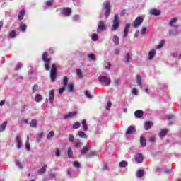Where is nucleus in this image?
Returning a JSON list of instances; mask_svg holds the SVG:
<instances>
[{
    "label": "nucleus",
    "instance_id": "f257e3e1",
    "mask_svg": "<svg viewBox=\"0 0 181 181\" xmlns=\"http://www.w3.org/2000/svg\"><path fill=\"white\" fill-rule=\"evenodd\" d=\"M98 81L100 82L101 84L104 86V87L107 86H110V84H111V79H110V78L107 76H98Z\"/></svg>",
    "mask_w": 181,
    "mask_h": 181
},
{
    "label": "nucleus",
    "instance_id": "f03ea898",
    "mask_svg": "<svg viewBox=\"0 0 181 181\" xmlns=\"http://www.w3.org/2000/svg\"><path fill=\"white\" fill-rule=\"evenodd\" d=\"M118 28H119V17L118 14H115L111 30L112 32H115V30H118Z\"/></svg>",
    "mask_w": 181,
    "mask_h": 181
},
{
    "label": "nucleus",
    "instance_id": "7ed1b4c3",
    "mask_svg": "<svg viewBox=\"0 0 181 181\" xmlns=\"http://www.w3.org/2000/svg\"><path fill=\"white\" fill-rule=\"evenodd\" d=\"M42 60L45 62V70H50V62H52V59H50V58H47V52L43 53Z\"/></svg>",
    "mask_w": 181,
    "mask_h": 181
},
{
    "label": "nucleus",
    "instance_id": "20e7f679",
    "mask_svg": "<svg viewBox=\"0 0 181 181\" xmlns=\"http://www.w3.org/2000/svg\"><path fill=\"white\" fill-rule=\"evenodd\" d=\"M57 69H56V64H53L51 71H50V78L51 81L54 82L56 81V79L57 78Z\"/></svg>",
    "mask_w": 181,
    "mask_h": 181
},
{
    "label": "nucleus",
    "instance_id": "39448f33",
    "mask_svg": "<svg viewBox=\"0 0 181 181\" xmlns=\"http://www.w3.org/2000/svg\"><path fill=\"white\" fill-rule=\"evenodd\" d=\"M103 9L106 11L105 12V16L106 18H108L110 16V9H111V4H110V1H106L103 4Z\"/></svg>",
    "mask_w": 181,
    "mask_h": 181
},
{
    "label": "nucleus",
    "instance_id": "423d86ee",
    "mask_svg": "<svg viewBox=\"0 0 181 181\" xmlns=\"http://www.w3.org/2000/svg\"><path fill=\"white\" fill-rule=\"evenodd\" d=\"M142 22H144V17L142 16L136 17L134 21L133 22V27L139 28V26L142 25Z\"/></svg>",
    "mask_w": 181,
    "mask_h": 181
},
{
    "label": "nucleus",
    "instance_id": "0eeeda50",
    "mask_svg": "<svg viewBox=\"0 0 181 181\" xmlns=\"http://www.w3.org/2000/svg\"><path fill=\"white\" fill-rule=\"evenodd\" d=\"M105 29H106V27L104 22L100 21L99 24L98 25L97 33H101V32H103V30H105Z\"/></svg>",
    "mask_w": 181,
    "mask_h": 181
},
{
    "label": "nucleus",
    "instance_id": "6e6552de",
    "mask_svg": "<svg viewBox=\"0 0 181 181\" xmlns=\"http://www.w3.org/2000/svg\"><path fill=\"white\" fill-rule=\"evenodd\" d=\"M77 114H78L77 111L69 112L68 114H66V115L64 116V119H71V118H74V117H76V115H77Z\"/></svg>",
    "mask_w": 181,
    "mask_h": 181
},
{
    "label": "nucleus",
    "instance_id": "1a4fd4ad",
    "mask_svg": "<svg viewBox=\"0 0 181 181\" xmlns=\"http://www.w3.org/2000/svg\"><path fill=\"white\" fill-rule=\"evenodd\" d=\"M63 16H70L71 15V8H64L61 12Z\"/></svg>",
    "mask_w": 181,
    "mask_h": 181
},
{
    "label": "nucleus",
    "instance_id": "9d476101",
    "mask_svg": "<svg viewBox=\"0 0 181 181\" xmlns=\"http://www.w3.org/2000/svg\"><path fill=\"white\" fill-rule=\"evenodd\" d=\"M176 23H177V18H173L170 21L169 25L171 26V28L177 29V28H179V26L175 25Z\"/></svg>",
    "mask_w": 181,
    "mask_h": 181
},
{
    "label": "nucleus",
    "instance_id": "9b49d317",
    "mask_svg": "<svg viewBox=\"0 0 181 181\" xmlns=\"http://www.w3.org/2000/svg\"><path fill=\"white\" fill-rule=\"evenodd\" d=\"M135 160L136 163H142L144 162V156L141 153H137L135 155Z\"/></svg>",
    "mask_w": 181,
    "mask_h": 181
},
{
    "label": "nucleus",
    "instance_id": "f8f14e48",
    "mask_svg": "<svg viewBox=\"0 0 181 181\" xmlns=\"http://www.w3.org/2000/svg\"><path fill=\"white\" fill-rule=\"evenodd\" d=\"M132 54L127 52L125 55V63L129 64L132 62Z\"/></svg>",
    "mask_w": 181,
    "mask_h": 181
},
{
    "label": "nucleus",
    "instance_id": "ddd939ff",
    "mask_svg": "<svg viewBox=\"0 0 181 181\" xmlns=\"http://www.w3.org/2000/svg\"><path fill=\"white\" fill-rule=\"evenodd\" d=\"M49 100L50 104H53V102L54 101V90L53 89L49 90Z\"/></svg>",
    "mask_w": 181,
    "mask_h": 181
},
{
    "label": "nucleus",
    "instance_id": "4468645a",
    "mask_svg": "<svg viewBox=\"0 0 181 181\" xmlns=\"http://www.w3.org/2000/svg\"><path fill=\"white\" fill-rule=\"evenodd\" d=\"M129 28H131V24L129 23L126 24L124 30V34H123L124 37H127V36H128V33L129 32Z\"/></svg>",
    "mask_w": 181,
    "mask_h": 181
},
{
    "label": "nucleus",
    "instance_id": "2eb2a0df",
    "mask_svg": "<svg viewBox=\"0 0 181 181\" xmlns=\"http://www.w3.org/2000/svg\"><path fill=\"white\" fill-rule=\"evenodd\" d=\"M67 175L71 179L76 177V173H74V170L73 168H69L67 170Z\"/></svg>",
    "mask_w": 181,
    "mask_h": 181
},
{
    "label": "nucleus",
    "instance_id": "dca6fc26",
    "mask_svg": "<svg viewBox=\"0 0 181 181\" xmlns=\"http://www.w3.org/2000/svg\"><path fill=\"white\" fill-rule=\"evenodd\" d=\"M156 55V49H151L148 52V60H152L153 57Z\"/></svg>",
    "mask_w": 181,
    "mask_h": 181
},
{
    "label": "nucleus",
    "instance_id": "f3484780",
    "mask_svg": "<svg viewBox=\"0 0 181 181\" xmlns=\"http://www.w3.org/2000/svg\"><path fill=\"white\" fill-rule=\"evenodd\" d=\"M136 130L135 129L134 127L130 126L128 127L127 132H126V135H129V134H135V132Z\"/></svg>",
    "mask_w": 181,
    "mask_h": 181
},
{
    "label": "nucleus",
    "instance_id": "a211bd4d",
    "mask_svg": "<svg viewBox=\"0 0 181 181\" xmlns=\"http://www.w3.org/2000/svg\"><path fill=\"white\" fill-rule=\"evenodd\" d=\"M136 83H137V86H139L141 88H142V77L141 76V75L136 76Z\"/></svg>",
    "mask_w": 181,
    "mask_h": 181
},
{
    "label": "nucleus",
    "instance_id": "6ab92c4d",
    "mask_svg": "<svg viewBox=\"0 0 181 181\" xmlns=\"http://www.w3.org/2000/svg\"><path fill=\"white\" fill-rule=\"evenodd\" d=\"M16 142L17 144V147L18 149H21L22 148V139L19 136L16 137Z\"/></svg>",
    "mask_w": 181,
    "mask_h": 181
},
{
    "label": "nucleus",
    "instance_id": "aec40b11",
    "mask_svg": "<svg viewBox=\"0 0 181 181\" xmlns=\"http://www.w3.org/2000/svg\"><path fill=\"white\" fill-rule=\"evenodd\" d=\"M134 115L136 118H142V117L144 116V111L136 110L134 112Z\"/></svg>",
    "mask_w": 181,
    "mask_h": 181
},
{
    "label": "nucleus",
    "instance_id": "412c9836",
    "mask_svg": "<svg viewBox=\"0 0 181 181\" xmlns=\"http://www.w3.org/2000/svg\"><path fill=\"white\" fill-rule=\"evenodd\" d=\"M169 35L170 36H176L179 35V30H177V28H175V30H170Z\"/></svg>",
    "mask_w": 181,
    "mask_h": 181
},
{
    "label": "nucleus",
    "instance_id": "4be33fe9",
    "mask_svg": "<svg viewBox=\"0 0 181 181\" xmlns=\"http://www.w3.org/2000/svg\"><path fill=\"white\" fill-rule=\"evenodd\" d=\"M151 15H153L154 16H159L160 15V11L156 9H152L150 11Z\"/></svg>",
    "mask_w": 181,
    "mask_h": 181
},
{
    "label": "nucleus",
    "instance_id": "5701e85b",
    "mask_svg": "<svg viewBox=\"0 0 181 181\" xmlns=\"http://www.w3.org/2000/svg\"><path fill=\"white\" fill-rule=\"evenodd\" d=\"M168 134V129H163L160 130L159 133V136L160 138H163L165 136V135Z\"/></svg>",
    "mask_w": 181,
    "mask_h": 181
},
{
    "label": "nucleus",
    "instance_id": "b1692460",
    "mask_svg": "<svg viewBox=\"0 0 181 181\" xmlns=\"http://www.w3.org/2000/svg\"><path fill=\"white\" fill-rule=\"evenodd\" d=\"M82 129L85 132L88 131V126L87 125V121L86 119L82 121Z\"/></svg>",
    "mask_w": 181,
    "mask_h": 181
},
{
    "label": "nucleus",
    "instance_id": "393cba45",
    "mask_svg": "<svg viewBox=\"0 0 181 181\" xmlns=\"http://www.w3.org/2000/svg\"><path fill=\"white\" fill-rule=\"evenodd\" d=\"M30 127H31V128H36V127H37V120L33 119L30 122Z\"/></svg>",
    "mask_w": 181,
    "mask_h": 181
},
{
    "label": "nucleus",
    "instance_id": "a878e982",
    "mask_svg": "<svg viewBox=\"0 0 181 181\" xmlns=\"http://www.w3.org/2000/svg\"><path fill=\"white\" fill-rule=\"evenodd\" d=\"M42 100H43V95H40V94H37L35 97V101L36 103H40V101H42Z\"/></svg>",
    "mask_w": 181,
    "mask_h": 181
},
{
    "label": "nucleus",
    "instance_id": "bb28decb",
    "mask_svg": "<svg viewBox=\"0 0 181 181\" xmlns=\"http://www.w3.org/2000/svg\"><path fill=\"white\" fill-rule=\"evenodd\" d=\"M90 148H91L90 146H86L83 147L81 151V153L82 155H86V153H87V152H88Z\"/></svg>",
    "mask_w": 181,
    "mask_h": 181
},
{
    "label": "nucleus",
    "instance_id": "cd10ccee",
    "mask_svg": "<svg viewBox=\"0 0 181 181\" xmlns=\"http://www.w3.org/2000/svg\"><path fill=\"white\" fill-rule=\"evenodd\" d=\"M25 10H21L19 13H18V21H22V19H23V16H25Z\"/></svg>",
    "mask_w": 181,
    "mask_h": 181
},
{
    "label": "nucleus",
    "instance_id": "c85d7f7f",
    "mask_svg": "<svg viewBox=\"0 0 181 181\" xmlns=\"http://www.w3.org/2000/svg\"><path fill=\"white\" fill-rule=\"evenodd\" d=\"M8 125V122L5 121L1 124L0 126V132H4L5 131V128H6V126Z\"/></svg>",
    "mask_w": 181,
    "mask_h": 181
},
{
    "label": "nucleus",
    "instance_id": "c756f323",
    "mask_svg": "<svg viewBox=\"0 0 181 181\" xmlns=\"http://www.w3.org/2000/svg\"><path fill=\"white\" fill-rule=\"evenodd\" d=\"M151 127H152V122H146L144 124V129H145L146 131H148V129H151Z\"/></svg>",
    "mask_w": 181,
    "mask_h": 181
},
{
    "label": "nucleus",
    "instance_id": "7c9ffc66",
    "mask_svg": "<svg viewBox=\"0 0 181 181\" xmlns=\"http://www.w3.org/2000/svg\"><path fill=\"white\" fill-rule=\"evenodd\" d=\"M140 144L141 146H144V147L146 146V139H145V137L142 136L140 137Z\"/></svg>",
    "mask_w": 181,
    "mask_h": 181
},
{
    "label": "nucleus",
    "instance_id": "2f4dec72",
    "mask_svg": "<svg viewBox=\"0 0 181 181\" xmlns=\"http://www.w3.org/2000/svg\"><path fill=\"white\" fill-rule=\"evenodd\" d=\"M144 170H139L136 172V177L141 179V177H144Z\"/></svg>",
    "mask_w": 181,
    "mask_h": 181
},
{
    "label": "nucleus",
    "instance_id": "473e14b6",
    "mask_svg": "<svg viewBox=\"0 0 181 181\" xmlns=\"http://www.w3.org/2000/svg\"><path fill=\"white\" fill-rule=\"evenodd\" d=\"M112 40H113V43H115V45H119V37H118V36L114 35Z\"/></svg>",
    "mask_w": 181,
    "mask_h": 181
},
{
    "label": "nucleus",
    "instance_id": "72a5a7b5",
    "mask_svg": "<svg viewBox=\"0 0 181 181\" xmlns=\"http://www.w3.org/2000/svg\"><path fill=\"white\" fill-rule=\"evenodd\" d=\"M127 166H128V162L125 160H122L119 163V168H127Z\"/></svg>",
    "mask_w": 181,
    "mask_h": 181
},
{
    "label": "nucleus",
    "instance_id": "f704fd0d",
    "mask_svg": "<svg viewBox=\"0 0 181 181\" xmlns=\"http://www.w3.org/2000/svg\"><path fill=\"white\" fill-rule=\"evenodd\" d=\"M47 168V165H44L42 168H41L38 170V175H43V173H45V172H46Z\"/></svg>",
    "mask_w": 181,
    "mask_h": 181
},
{
    "label": "nucleus",
    "instance_id": "c9c22d12",
    "mask_svg": "<svg viewBox=\"0 0 181 181\" xmlns=\"http://www.w3.org/2000/svg\"><path fill=\"white\" fill-rule=\"evenodd\" d=\"M165 46V40H162L159 44L158 45V46L156 47V49H162V47Z\"/></svg>",
    "mask_w": 181,
    "mask_h": 181
},
{
    "label": "nucleus",
    "instance_id": "e433bc0d",
    "mask_svg": "<svg viewBox=\"0 0 181 181\" xmlns=\"http://www.w3.org/2000/svg\"><path fill=\"white\" fill-rule=\"evenodd\" d=\"M76 74L78 77V78H83V71H81V69H76Z\"/></svg>",
    "mask_w": 181,
    "mask_h": 181
},
{
    "label": "nucleus",
    "instance_id": "4c0bfd02",
    "mask_svg": "<svg viewBox=\"0 0 181 181\" xmlns=\"http://www.w3.org/2000/svg\"><path fill=\"white\" fill-rule=\"evenodd\" d=\"M26 24L22 23L21 24H20V29L21 32H26Z\"/></svg>",
    "mask_w": 181,
    "mask_h": 181
},
{
    "label": "nucleus",
    "instance_id": "58836bf2",
    "mask_svg": "<svg viewBox=\"0 0 181 181\" xmlns=\"http://www.w3.org/2000/svg\"><path fill=\"white\" fill-rule=\"evenodd\" d=\"M68 158H69L70 159H71V158H73V149H71V147H69L68 148Z\"/></svg>",
    "mask_w": 181,
    "mask_h": 181
},
{
    "label": "nucleus",
    "instance_id": "ea45409f",
    "mask_svg": "<svg viewBox=\"0 0 181 181\" xmlns=\"http://www.w3.org/2000/svg\"><path fill=\"white\" fill-rule=\"evenodd\" d=\"M10 39H15L16 37V32L15 30H12L9 33Z\"/></svg>",
    "mask_w": 181,
    "mask_h": 181
},
{
    "label": "nucleus",
    "instance_id": "a19ab883",
    "mask_svg": "<svg viewBox=\"0 0 181 181\" xmlns=\"http://www.w3.org/2000/svg\"><path fill=\"white\" fill-rule=\"evenodd\" d=\"M54 136V132L51 131L48 133L47 138L49 141H50V139H52V138H53Z\"/></svg>",
    "mask_w": 181,
    "mask_h": 181
},
{
    "label": "nucleus",
    "instance_id": "79ce46f5",
    "mask_svg": "<svg viewBox=\"0 0 181 181\" xmlns=\"http://www.w3.org/2000/svg\"><path fill=\"white\" fill-rule=\"evenodd\" d=\"M25 148L27 151H30V144H29V136H27V142L25 144Z\"/></svg>",
    "mask_w": 181,
    "mask_h": 181
},
{
    "label": "nucleus",
    "instance_id": "37998d69",
    "mask_svg": "<svg viewBox=\"0 0 181 181\" xmlns=\"http://www.w3.org/2000/svg\"><path fill=\"white\" fill-rule=\"evenodd\" d=\"M67 84H69V78L67 76H64L63 78V86L66 87L67 86Z\"/></svg>",
    "mask_w": 181,
    "mask_h": 181
},
{
    "label": "nucleus",
    "instance_id": "c03bdc74",
    "mask_svg": "<svg viewBox=\"0 0 181 181\" xmlns=\"http://www.w3.org/2000/svg\"><path fill=\"white\" fill-rule=\"evenodd\" d=\"M73 90H74V84L69 83L68 85V91H69V93H71V91H73Z\"/></svg>",
    "mask_w": 181,
    "mask_h": 181
},
{
    "label": "nucleus",
    "instance_id": "a18cd8bd",
    "mask_svg": "<svg viewBox=\"0 0 181 181\" xmlns=\"http://www.w3.org/2000/svg\"><path fill=\"white\" fill-rule=\"evenodd\" d=\"M78 136H80V138H84V139H87V136L86 135V133H84V132H78Z\"/></svg>",
    "mask_w": 181,
    "mask_h": 181
},
{
    "label": "nucleus",
    "instance_id": "49530a36",
    "mask_svg": "<svg viewBox=\"0 0 181 181\" xmlns=\"http://www.w3.org/2000/svg\"><path fill=\"white\" fill-rule=\"evenodd\" d=\"M80 122H75L74 124V125H73V129H78V128H80Z\"/></svg>",
    "mask_w": 181,
    "mask_h": 181
},
{
    "label": "nucleus",
    "instance_id": "de8ad7c7",
    "mask_svg": "<svg viewBox=\"0 0 181 181\" xmlns=\"http://www.w3.org/2000/svg\"><path fill=\"white\" fill-rule=\"evenodd\" d=\"M97 156V151H90L88 154H87L88 158H91V156Z\"/></svg>",
    "mask_w": 181,
    "mask_h": 181
},
{
    "label": "nucleus",
    "instance_id": "09e8293b",
    "mask_svg": "<svg viewBox=\"0 0 181 181\" xmlns=\"http://www.w3.org/2000/svg\"><path fill=\"white\" fill-rule=\"evenodd\" d=\"M16 166H18V168H19L20 169H23V165H22V163H21L20 161H16Z\"/></svg>",
    "mask_w": 181,
    "mask_h": 181
},
{
    "label": "nucleus",
    "instance_id": "8fccbe9b",
    "mask_svg": "<svg viewBox=\"0 0 181 181\" xmlns=\"http://www.w3.org/2000/svg\"><path fill=\"white\" fill-rule=\"evenodd\" d=\"M92 40H93V42H97L98 40V35L94 33L92 35Z\"/></svg>",
    "mask_w": 181,
    "mask_h": 181
},
{
    "label": "nucleus",
    "instance_id": "3c124183",
    "mask_svg": "<svg viewBox=\"0 0 181 181\" xmlns=\"http://www.w3.org/2000/svg\"><path fill=\"white\" fill-rule=\"evenodd\" d=\"M85 95H86V97H87V98H89L90 100H91V98H93V96H91V95L90 94V92H88V90H85Z\"/></svg>",
    "mask_w": 181,
    "mask_h": 181
},
{
    "label": "nucleus",
    "instance_id": "603ef678",
    "mask_svg": "<svg viewBox=\"0 0 181 181\" xmlns=\"http://www.w3.org/2000/svg\"><path fill=\"white\" fill-rule=\"evenodd\" d=\"M82 145H83V143H81V141H76L75 142L76 148H80V146H81Z\"/></svg>",
    "mask_w": 181,
    "mask_h": 181
},
{
    "label": "nucleus",
    "instance_id": "864d4df0",
    "mask_svg": "<svg viewBox=\"0 0 181 181\" xmlns=\"http://www.w3.org/2000/svg\"><path fill=\"white\" fill-rule=\"evenodd\" d=\"M39 89V86L37 84L34 85L33 87V92L36 93V91Z\"/></svg>",
    "mask_w": 181,
    "mask_h": 181
},
{
    "label": "nucleus",
    "instance_id": "5fc2aeb1",
    "mask_svg": "<svg viewBox=\"0 0 181 181\" xmlns=\"http://www.w3.org/2000/svg\"><path fill=\"white\" fill-rule=\"evenodd\" d=\"M69 141L70 142H74V136H73V134H69Z\"/></svg>",
    "mask_w": 181,
    "mask_h": 181
},
{
    "label": "nucleus",
    "instance_id": "6e6d98bb",
    "mask_svg": "<svg viewBox=\"0 0 181 181\" xmlns=\"http://www.w3.org/2000/svg\"><path fill=\"white\" fill-rule=\"evenodd\" d=\"M73 166L74 168H80V163H78V161H74L73 163Z\"/></svg>",
    "mask_w": 181,
    "mask_h": 181
},
{
    "label": "nucleus",
    "instance_id": "4d7b16f0",
    "mask_svg": "<svg viewBox=\"0 0 181 181\" xmlns=\"http://www.w3.org/2000/svg\"><path fill=\"white\" fill-rule=\"evenodd\" d=\"M112 105V103H111V101H108L106 106V110H110Z\"/></svg>",
    "mask_w": 181,
    "mask_h": 181
},
{
    "label": "nucleus",
    "instance_id": "13d9d810",
    "mask_svg": "<svg viewBox=\"0 0 181 181\" xmlns=\"http://www.w3.org/2000/svg\"><path fill=\"white\" fill-rule=\"evenodd\" d=\"M53 2H54V1L53 0H50L46 2V5L47 6H52V5H53Z\"/></svg>",
    "mask_w": 181,
    "mask_h": 181
},
{
    "label": "nucleus",
    "instance_id": "bf43d9fd",
    "mask_svg": "<svg viewBox=\"0 0 181 181\" xmlns=\"http://www.w3.org/2000/svg\"><path fill=\"white\" fill-rule=\"evenodd\" d=\"M65 90H66V88L64 86H63L62 88H60L59 89V94H63Z\"/></svg>",
    "mask_w": 181,
    "mask_h": 181
},
{
    "label": "nucleus",
    "instance_id": "052dcab7",
    "mask_svg": "<svg viewBox=\"0 0 181 181\" xmlns=\"http://www.w3.org/2000/svg\"><path fill=\"white\" fill-rule=\"evenodd\" d=\"M78 19H80V16L75 15L73 16V21H74L75 22H77V21H78Z\"/></svg>",
    "mask_w": 181,
    "mask_h": 181
},
{
    "label": "nucleus",
    "instance_id": "680f3d73",
    "mask_svg": "<svg viewBox=\"0 0 181 181\" xmlns=\"http://www.w3.org/2000/svg\"><path fill=\"white\" fill-rule=\"evenodd\" d=\"M132 94H134V95H138V89L136 88H133L132 90Z\"/></svg>",
    "mask_w": 181,
    "mask_h": 181
},
{
    "label": "nucleus",
    "instance_id": "e2e57ef3",
    "mask_svg": "<svg viewBox=\"0 0 181 181\" xmlns=\"http://www.w3.org/2000/svg\"><path fill=\"white\" fill-rule=\"evenodd\" d=\"M146 27H143L141 30V35H145L146 33Z\"/></svg>",
    "mask_w": 181,
    "mask_h": 181
},
{
    "label": "nucleus",
    "instance_id": "0e129e2a",
    "mask_svg": "<svg viewBox=\"0 0 181 181\" xmlns=\"http://www.w3.org/2000/svg\"><path fill=\"white\" fill-rule=\"evenodd\" d=\"M21 69H22V64L18 63L15 69V70L18 71V70H21Z\"/></svg>",
    "mask_w": 181,
    "mask_h": 181
},
{
    "label": "nucleus",
    "instance_id": "69168bd1",
    "mask_svg": "<svg viewBox=\"0 0 181 181\" xmlns=\"http://www.w3.org/2000/svg\"><path fill=\"white\" fill-rule=\"evenodd\" d=\"M88 57L89 59H91V60H95V56L94 55V54H89Z\"/></svg>",
    "mask_w": 181,
    "mask_h": 181
},
{
    "label": "nucleus",
    "instance_id": "338daca9",
    "mask_svg": "<svg viewBox=\"0 0 181 181\" xmlns=\"http://www.w3.org/2000/svg\"><path fill=\"white\" fill-rule=\"evenodd\" d=\"M55 155L56 156H57L59 158V156H60V150L59 148H57L56 151H55Z\"/></svg>",
    "mask_w": 181,
    "mask_h": 181
},
{
    "label": "nucleus",
    "instance_id": "774afa93",
    "mask_svg": "<svg viewBox=\"0 0 181 181\" xmlns=\"http://www.w3.org/2000/svg\"><path fill=\"white\" fill-rule=\"evenodd\" d=\"M126 13H127V10H123L120 13V16H125Z\"/></svg>",
    "mask_w": 181,
    "mask_h": 181
}]
</instances>
